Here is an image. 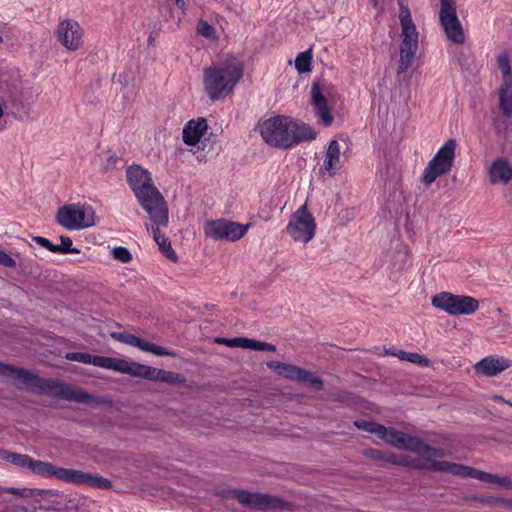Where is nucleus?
Masks as SVG:
<instances>
[{
    "label": "nucleus",
    "instance_id": "nucleus-1",
    "mask_svg": "<svg viewBox=\"0 0 512 512\" xmlns=\"http://www.w3.org/2000/svg\"><path fill=\"white\" fill-rule=\"evenodd\" d=\"M0 376L13 380V385L21 391L40 396L90 403L93 395L81 387H74L56 378H43L32 370L0 361Z\"/></svg>",
    "mask_w": 512,
    "mask_h": 512
},
{
    "label": "nucleus",
    "instance_id": "nucleus-2",
    "mask_svg": "<svg viewBox=\"0 0 512 512\" xmlns=\"http://www.w3.org/2000/svg\"><path fill=\"white\" fill-rule=\"evenodd\" d=\"M263 140L271 147L287 150L302 142L312 141L317 133L308 124L291 117L277 115L259 124Z\"/></svg>",
    "mask_w": 512,
    "mask_h": 512
},
{
    "label": "nucleus",
    "instance_id": "nucleus-3",
    "mask_svg": "<svg viewBox=\"0 0 512 512\" xmlns=\"http://www.w3.org/2000/svg\"><path fill=\"white\" fill-rule=\"evenodd\" d=\"M127 182L135 197L148 213L153 224H168V207L163 195L153 184L151 174L140 165H132L126 171Z\"/></svg>",
    "mask_w": 512,
    "mask_h": 512
},
{
    "label": "nucleus",
    "instance_id": "nucleus-4",
    "mask_svg": "<svg viewBox=\"0 0 512 512\" xmlns=\"http://www.w3.org/2000/svg\"><path fill=\"white\" fill-rule=\"evenodd\" d=\"M243 63L235 56L228 55L221 63L203 69V84L212 101L229 95L243 77Z\"/></svg>",
    "mask_w": 512,
    "mask_h": 512
},
{
    "label": "nucleus",
    "instance_id": "nucleus-5",
    "mask_svg": "<svg viewBox=\"0 0 512 512\" xmlns=\"http://www.w3.org/2000/svg\"><path fill=\"white\" fill-rule=\"evenodd\" d=\"M216 496L227 500L236 499L241 505L251 510L260 511H291L295 505L277 495L267 493H253L245 489H222L216 493Z\"/></svg>",
    "mask_w": 512,
    "mask_h": 512
},
{
    "label": "nucleus",
    "instance_id": "nucleus-6",
    "mask_svg": "<svg viewBox=\"0 0 512 512\" xmlns=\"http://www.w3.org/2000/svg\"><path fill=\"white\" fill-rule=\"evenodd\" d=\"M378 438H380L390 446L396 447L401 450L414 452L419 454L420 456H443L442 449L431 447L422 439L415 436H411L403 431H399L394 427H386L382 425Z\"/></svg>",
    "mask_w": 512,
    "mask_h": 512
},
{
    "label": "nucleus",
    "instance_id": "nucleus-7",
    "mask_svg": "<svg viewBox=\"0 0 512 512\" xmlns=\"http://www.w3.org/2000/svg\"><path fill=\"white\" fill-rule=\"evenodd\" d=\"M401 32L400 60L398 73L406 72L411 66L418 49V32L407 6L400 4Z\"/></svg>",
    "mask_w": 512,
    "mask_h": 512
},
{
    "label": "nucleus",
    "instance_id": "nucleus-8",
    "mask_svg": "<svg viewBox=\"0 0 512 512\" xmlns=\"http://www.w3.org/2000/svg\"><path fill=\"white\" fill-rule=\"evenodd\" d=\"M95 211L92 206L73 203L60 207L56 214V221L67 230H80L92 227L95 222Z\"/></svg>",
    "mask_w": 512,
    "mask_h": 512
},
{
    "label": "nucleus",
    "instance_id": "nucleus-9",
    "mask_svg": "<svg viewBox=\"0 0 512 512\" xmlns=\"http://www.w3.org/2000/svg\"><path fill=\"white\" fill-rule=\"evenodd\" d=\"M456 140L449 139L428 162L421 177V182L429 186L438 177L451 171L455 160Z\"/></svg>",
    "mask_w": 512,
    "mask_h": 512
},
{
    "label": "nucleus",
    "instance_id": "nucleus-10",
    "mask_svg": "<svg viewBox=\"0 0 512 512\" xmlns=\"http://www.w3.org/2000/svg\"><path fill=\"white\" fill-rule=\"evenodd\" d=\"M432 305L449 315H470L479 308V301L471 296L440 292L433 296Z\"/></svg>",
    "mask_w": 512,
    "mask_h": 512
},
{
    "label": "nucleus",
    "instance_id": "nucleus-11",
    "mask_svg": "<svg viewBox=\"0 0 512 512\" xmlns=\"http://www.w3.org/2000/svg\"><path fill=\"white\" fill-rule=\"evenodd\" d=\"M286 230L295 241L307 243L314 237L316 223L306 204L292 214Z\"/></svg>",
    "mask_w": 512,
    "mask_h": 512
},
{
    "label": "nucleus",
    "instance_id": "nucleus-12",
    "mask_svg": "<svg viewBox=\"0 0 512 512\" xmlns=\"http://www.w3.org/2000/svg\"><path fill=\"white\" fill-rule=\"evenodd\" d=\"M439 20L449 41L454 44L464 43L465 35L457 17L454 0H440Z\"/></svg>",
    "mask_w": 512,
    "mask_h": 512
},
{
    "label": "nucleus",
    "instance_id": "nucleus-13",
    "mask_svg": "<svg viewBox=\"0 0 512 512\" xmlns=\"http://www.w3.org/2000/svg\"><path fill=\"white\" fill-rule=\"evenodd\" d=\"M333 91L334 86L326 80H315L311 86L310 103L316 115L326 127L330 126L334 120L328 108V98L332 96Z\"/></svg>",
    "mask_w": 512,
    "mask_h": 512
},
{
    "label": "nucleus",
    "instance_id": "nucleus-14",
    "mask_svg": "<svg viewBox=\"0 0 512 512\" xmlns=\"http://www.w3.org/2000/svg\"><path fill=\"white\" fill-rule=\"evenodd\" d=\"M266 365L269 369L288 380L308 384L316 390H322L324 387V382L321 378L304 368L274 360L268 361Z\"/></svg>",
    "mask_w": 512,
    "mask_h": 512
},
{
    "label": "nucleus",
    "instance_id": "nucleus-15",
    "mask_svg": "<svg viewBox=\"0 0 512 512\" xmlns=\"http://www.w3.org/2000/svg\"><path fill=\"white\" fill-rule=\"evenodd\" d=\"M249 224L242 225L227 219H217L207 222L206 235L214 240L237 241L247 232Z\"/></svg>",
    "mask_w": 512,
    "mask_h": 512
},
{
    "label": "nucleus",
    "instance_id": "nucleus-16",
    "mask_svg": "<svg viewBox=\"0 0 512 512\" xmlns=\"http://www.w3.org/2000/svg\"><path fill=\"white\" fill-rule=\"evenodd\" d=\"M57 479L72 483L81 484L90 488L107 490L112 488V481L99 474L83 472L81 470L61 468L58 469Z\"/></svg>",
    "mask_w": 512,
    "mask_h": 512
},
{
    "label": "nucleus",
    "instance_id": "nucleus-17",
    "mask_svg": "<svg viewBox=\"0 0 512 512\" xmlns=\"http://www.w3.org/2000/svg\"><path fill=\"white\" fill-rule=\"evenodd\" d=\"M58 40L68 50L75 51L82 46L83 31L78 22L66 19L62 21L57 29Z\"/></svg>",
    "mask_w": 512,
    "mask_h": 512
},
{
    "label": "nucleus",
    "instance_id": "nucleus-18",
    "mask_svg": "<svg viewBox=\"0 0 512 512\" xmlns=\"http://www.w3.org/2000/svg\"><path fill=\"white\" fill-rule=\"evenodd\" d=\"M111 338L122 343L137 347L138 349L149 352L156 356H171L175 357V353L167 350L166 348L156 345L151 342H147L144 339L137 337L133 334L122 333V332H112L110 334Z\"/></svg>",
    "mask_w": 512,
    "mask_h": 512
},
{
    "label": "nucleus",
    "instance_id": "nucleus-19",
    "mask_svg": "<svg viewBox=\"0 0 512 512\" xmlns=\"http://www.w3.org/2000/svg\"><path fill=\"white\" fill-rule=\"evenodd\" d=\"M488 179L491 184L506 185L512 180V166L505 157L496 158L488 167Z\"/></svg>",
    "mask_w": 512,
    "mask_h": 512
},
{
    "label": "nucleus",
    "instance_id": "nucleus-20",
    "mask_svg": "<svg viewBox=\"0 0 512 512\" xmlns=\"http://www.w3.org/2000/svg\"><path fill=\"white\" fill-rule=\"evenodd\" d=\"M432 471L446 472L455 476L460 477H471L475 479H480V470L470 468L468 466L443 461V460H433L431 461Z\"/></svg>",
    "mask_w": 512,
    "mask_h": 512
},
{
    "label": "nucleus",
    "instance_id": "nucleus-21",
    "mask_svg": "<svg viewBox=\"0 0 512 512\" xmlns=\"http://www.w3.org/2000/svg\"><path fill=\"white\" fill-rule=\"evenodd\" d=\"M207 128V121L203 117L188 121L182 131L183 142L189 146L196 145Z\"/></svg>",
    "mask_w": 512,
    "mask_h": 512
},
{
    "label": "nucleus",
    "instance_id": "nucleus-22",
    "mask_svg": "<svg viewBox=\"0 0 512 512\" xmlns=\"http://www.w3.org/2000/svg\"><path fill=\"white\" fill-rule=\"evenodd\" d=\"M512 365V361L499 355H490L482 358V374L497 376Z\"/></svg>",
    "mask_w": 512,
    "mask_h": 512
},
{
    "label": "nucleus",
    "instance_id": "nucleus-23",
    "mask_svg": "<svg viewBox=\"0 0 512 512\" xmlns=\"http://www.w3.org/2000/svg\"><path fill=\"white\" fill-rule=\"evenodd\" d=\"M323 167L330 176H334L336 172L341 169L340 146L337 140L330 141L326 150Z\"/></svg>",
    "mask_w": 512,
    "mask_h": 512
},
{
    "label": "nucleus",
    "instance_id": "nucleus-24",
    "mask_svg": "<svg viewBox=\"0 0 512 512\" xmlns=\"http://www.w3.org/2000/svg\"><path fill=\"white\" fill-rule=\"evenodd\" d=\"M499 107L505 117L512 116V81L502 82L499 89Z\"/></svg>",
    "mask_w": 512,
    "mask_h": 512
},
{
    "label": "nucleus",
    "instance_id": "nucleus-25",
    "mask_svg": "<svg viewBox=\"0 0 512 512\" xmlns=\"http://www.w3.org/2000/svg\"><path fill=\"white\" fill-rule=\"evenodd\" d=\"M156 227L152 228L153 231V237L155 242L159 246V250L172 262H176L178 260V256L176 252L173 250L171 246V242L169 239L161 233L159 226L155 224Z\"/></svg>",
    "mask_w": 512,
    "mask_h": 512
},
{
    "label": "nucleus",
    "instance_id": "nucleus-26",
    "mask_svg": "<svg viewBox=\"0 0 512 512\" xmlns=\"http://www.w3.org/2000/svg\"><path fill=\"white\" fill-rule=\"evenodd\" d=\"M153 381L164 382L172 386H179L186 383V378L180 373L156 368Z\"/></svg>",
    "mask_w": 512,
    "mask_h": 512
},
{
    "label": "nucleus",
    "instance_id": "nucleus-27",
    "mask_svg": "<svg viewBox=\"0 0 512 512\" xmlns=\"http://www.w3.org/2000/svg\"><path fill=\"white\" fill-rule=\"evenodd\" d=\"M59 467H56L52 463L44 462L41 460L32 459L29 470L36 475L43 477H55L57 478Z\"/></svg>",
    "mask_w": 512,
    "mask_h": 512
},
{
    "label": "nucleus",
    "instance_id": "nucleus-28",
    "mask_svg": "<svg viewBox=\"0 0 512 512\" xmlns=\"http://www.w3.org/2000/svg\"><path fill=\"white\" fill-rule=\"evenodd\" d=\"M0 265L7 268H15L18 265V272L23 275H29L32 273L31 269H29V265L24 260H19L18 263L14 258L8 255L3 250H0Z\"/></svg>",
    "mask_w": 512,
    "mask_h": 512
},
{
    "label": "nucleus",
    "instance_id": "nucleus-29",
    "mask_svg": "<svg viewBox=\"0 0 512 512\" xmlns=\"http://www.w3.org/2000/svg\"><path fill=\"white\" fill-rule=\"evenodd\" d=\"M155 370V367L141 364L138 362H132L130 369L131 372L129 373V375L153 381Z\"/></svg>",
    "mask_w": 512,
    "mask_h": 512
},
{
    "label": "nucleus",
    "instance_id": "nucleus-30",
    "mask_svg": "<svg viewBox=\"0 0 512 512\" xmlns=\"http://www.w3.org/2000/svg\"><path fill=\"white\" fill-rule=\"evenodd\" d=\"M312 50L308 49L299 53L295 59V68L300 73H307L311 71Z\"/></svg>",
    "mask_w": 512,
    "mask_h": 512
},
{
    "label": "nucleus",
    "instance_id": "nucleus-31",
    "mask_svg": "<svg viewBox=\"0 0 512 512\" xmlns=\"http://www.w3.org/2000/svg\"><path fill=\"white\" fill-rule=\"evenodd\" d=\"M242 348L251 349L254 351H270L275 352L276 347L270 343L258 341L250 338L243 337Z\"/></svg>",
    "mask_w": 512,
    "mask_h": 512
},
{
    "label": "nucleus",
    "instance_id": "nucleus-32",
    "mask_svg": "<svg viewBox=\"0 0 512 512\" xmlns=\"http://www.w3.org/2000/svg\"><path fill=\"white\" fill-rule=\"evenodd\" d=\"M4 459H6L11 464L21 467V468H27L29 470L32 457H30L27 454H19L15 452H7L4 456Z\"/></svg>",
    "mask_w": 512,
    "mask_h": 512
},
{
    "label": "nucleus",
    "instance_id": "nucleus-33",
    "mask_svg": "<svg viewBox=\"0 0 512 512\" xmlns=\"http://www.w3.org/2000/svg\"><path fill=\"white\" fill-rule=\"evenodd\" d=\"M497 66L502 73L503 82L512 81V69L509 62V56L506 53H502L497 57Z\"/></svg>",
    "mask_w": 512,
    "mask_h": 512
},
{
    "label": "nucleus",
    "instance_id": "nucleus-34",
    "mask_svg": "<svg viewBox=\"0 0 512 512\" xmlns=\"http://www.w3.org/2000/svg\"><path fill=\"white\" fill-rule=\"evenodd\" d=\"M364 455L370 459L377 461H384L391 463V459L394 458V453L390 451H384L376 448L365 449Z\"/></svg>",
    "mask_w": 512,
    "mask_h": 512
},
{
    "label": "nucleus",
    "instance_id": "nucleus-35",
    "mask_svg": "<svg viewBox=\"0 0 512 512\" xmlns=\"http://www.w3.org/2000/svg\"><path fill=\"white\" fill-rule=\"evenodd\" d=\"M482 482L496 484V485H498L500 487H504V488H507V489H511L512 488V481H511L510 478H508V477H499L497 475H494V474H491V473H487V472H483V471H482Z\"/></svg>",
    "mask_w": 512,
    "mask_h": 512
},
{
    "label": "nucleus",
    "instance_id": "nucleus-36",
    "mask_svg": "<svg viewBox=\"0 0 512 512\" xmlns=\"http://www.w3.org/2000/svg\"><path fill=\"white\" fill-rule=\"evenodd\" d=\"M354 426L362 431L374 434L378 437L382 424L374 421L356 420Z\"/></svg>",
    "mask_w": 512,
    "mask_h": 512
},
{
    "label": "nucleus",
    "instance_id": "nucleus-37",
    "mask_svg": "<svg viewBox=\"0 0 512 512\" xmlns=\"http://www.w3.org/2000/svg\"><path fill=\"white\" fill-rule=\"evenodd\" d=\"M61 244L55 245V253L67 254V253H80V250L72 247V239L68 236H60Z\"/></svg>",
    "mask_w": 512,
    "mask_h": 512
},
{
    "label": "nucleus",
    "instance_id": "nucleus-38",
    "mask_svg": "<svg viewBox=\"0 0 512 512\" xmlns=\"http://www.w3.org/2000/svg\"><path fill=\"white\" fill-rule=\"evenodd\" d=\"M92 354L86 352H68L65 354V359L68 361L80 362L84 364L91 363Z\"/></svg>",
    "mask_w": 512,
    "mask_h": 512
},
{
    "label": "nucleus",
    "instance_id": "nucleus-39",
    "mask_svg": "<svg viewBox=\"0 0 512 512\" xmlns=\"http://www.w3.org/2000/svg\"><path fill=\"white\" fill-rule=\"evenodd\" d=\"M112 255H113L114 259H116L122 263H128L132 260V254L126 247H122V246L115 247L112 250Z\"/></svg>",
    "mask_w": 512,
    "mask_h": 512
},
{
    "label": "nucleus",
    "instance_id": "nucleus-40",
    "mask_svg": "<svg viewBox=\"0 0 512 512\" xmlns=\"http://www.w3.org/2000/svg\"><path fill=\"white\" fill-rule=\"evenodd\" d=\"M112 361L111 370L129 375L132 362L117 358H112Z\"/></svg>",
    "mask_w": 512,
    "mask_h": 512
},
{
    "label": "nucleus",
    "instance_id": "nucleus-41",
    "mask_svg": "<svg viewBox=\"0 0 512 512\" xmlns=\"http://www.w3.org/2000/svg\"><path fill=\"white\" fill-rule=\"evenodd\" d=\"M333 401H338L345 404H353L355 403V395L346 391H336L332 394Z\"/></svg>",
    "mask_w": 512,
    "mask_h": 512
},
{
    "label": "nucleus",
    "instance_id": "nucleus-42",
    "mask_svg": "<svg viewBox=\"0 0 512 512\" xmlns=\"http://www.w3.org/2000/svg\"><path fill=\"white\" fill-rule=\"evenodd\" d=\"M197 31L199 34L206 38H211L215 34V28L205 20H199L197 25Z\"/></svg>",
    "mask_w": 512,
    "mask_h": 512
},
{
    "label": "nucleus",
    "instance_id": "nucleus-43",
    "mask_svg": "<svg viewBox=\"0 0 512 512\" xmlns=\"http://www.w3.org/2000/svg\"><path fill=\"white\" fill-rule=\"evenodd\" d=\"M112 358L113 357L92 355L90 364L100 368L111 369Z\"/></svg>",
    "mask_w": 512,
    "mask_h": 512
},
{
    "label": "nucleus",
    "instance_id": "nucleus-44",
    "mask_svg": "<svg viewBox=\"0 0 512 512\" xmlns=\"http://www.w3.org/2000/svg\"><path fill=\"white\" fill-rule=\"evenodd\" d=\"M215 342L218 344H225L229 347L242 348L243 337H235V338L217 337V338H215Z\"/></svg>",
    "mask_w": 512,
    "mask_h": 512
},
{
    "label": "nucleus",
    "instance_id": "nucleus-45",
    "mask_svg": "<svg viewBox=\"0 0 512 512\" xmlns=\"http://www.w3.org/2000/svg\"><path fill=\"white\" fill-rule=\"evenodd\" d=\"M407 361L414 364H418L423 367H427L430 365V360L427 357L420 355L418 353L409 352Z\"/></svg>",
    "mask_w": 512,
    "mask_h": 512
},
{
    "label": "nucleus",
    "instance_id": "nucleus-46",
    "mask_svg": "<svg viewBox=\"0 0 512 512\" xmlns=\"http://www.w3.org/2000/svg\"><path fill=\"white\" fill-rule=\"evenodd\" d=\"M413 459L408 455H397L394 453V458L391 459V464H395L402 467H410Z\"/></svg>",
    "mask_w": 512,
    "mask_h": 512
},
{
    "label": "nucleus",
    "instance_id": "nucleus-47",
    "mask_svg": "<svg viewBox=\"0 0 512 512\" xmlns=\"http://www.w3.org/2000/svg\"><path fill=\"white\" fill-rule=\"evenodd\" d=\"M431 461L432 460H430V459H423V460L413 459V462H411L410 468L418 469V470L426 469V470L432 471Z\"/></svg>",
    "mask_w": 512,
    "mask_h": 512
},
{
    "label": "nucleus",
    "instance_id": "nucleus-48",
    "mask_svg": "<svg viewBox=\"0 0 512 512\" xmlns=\"http://www.w3.org/2000/svg\"><path fill=\"white\" fill-rule=\"evenodd\" d=\"M32 240L53 253L57 250V248H55V244L51 243L47 238L34 236Z\"/></svg>",
    "mask_w": 512,
    "mask_h": 512
},
{
    "label": "nucleus",
    "instance_id": "nucleus-49",
    "mask_svg": "<svg viewBox=\"0 0 512 512\" xmlns=\"http://www.w3.org/2000/svg\"><path fill=\"white\" fill-rule=\"evenodd\" d=\"M121 159L116 155V154H109L106 158V162L105 164L103 165L102 167V170L104 172L116 167L117 163L120 161Z\"/></svg>",
    "mask_w": 512,
    "mask_h": 512
},
{
    "label": "nucleus",
    "instance_id": "nucleus-50",
    "mask_svg": "<svg viewBox=\"0 0 512 512\" xmlns=\"http://www.w3.org/2000/svg\"><path fill=\"white\" fill-rule=\"evenodd\" d=\"M8 492L11 494L17 495V496H22V497H28V496L32 495L31 490L28 488H23V489L10 488V489H8Z\"/></svg>",
    "mask_w": 512,
    "mask_h": 512
},
{
    "label": "nucleus",
    "instance_id": "nucleus-51",
    "mask_svg": "<svg viewBox=\"0 0 512 512\" xmlns=\"http://www.w3.org/2000/svg\"><path fill=\"white\" fill-rule=\"evenodd\" d=\"M408 354H409V352L397 349L396 357H398L400 360L407 361Z\"/></svg>",
    "mask_w": 512,
    "mask_h": 512
},
{
    "label": "nucleus",
    "instance_id": "nucleus-52",
    "mask_svg": "<svg viewBox=\"0 0 512 512\" xmlns=\"http://www.w3.org/2000/svg\"><path fill=\"white\" fill-rule=\"evenodd\" d=\"M492 399H493V400H495V401L504 402V403H506V404H508V405L512 406V402H510V401H506L505 399H503V398H502L501 396H499V395H493V396H492Z\"/></svg>",
    "mask_w": 512,
    "mask_h": 512
},
{
    "label": "nucleus",
    "instance_id": "nucleus-53",
    "mask_svg": "<svg viewBox=\"0 0 512 512\" xmlns=\"http://www.w3.org/2000/svg\"><path fill=\"white\" fill-rule=\"evenodd\" d=\"M466 71H467V75L465 76L468 80L470 81H474V82H477L475 79H470V76L475 78L476 75L474 74V72L472 70L469 69V67L466 68Z\"/></svg>",
    "mask_w": 512,
    "mask_h": 512
},
{
    "label": "nucleus",
    "instance_id": "nucleus-54",
    "mask_svg": "<svg viewBox=\"0 0 512 512\" xmlns=\"http://www.w3.org/2000/svg\"><path fill=\"white\" fill-rule=\"evenodd\" d=\"M385 352L387 355L396 356L397 349L393 347V348L386 349Z\"/></svg>",
    "mask_w": 512,
    "mask_h": 512
},
{
    "label": "nucleus",
    "instance_id": "nucleus-55",
    "mask_svg": "<svg viewBox=\"0 0 512 512\" xmlns=\"http://www.w3.org/2000/svg\"><path fill=\"white\" fill-rule=\"evenodd\" d=\"M503 503L505 504V506L509 509L512 510V498H509V499H504L503 500Z\"/></svg>",
    "mask_w": 512,
    "mask_h": 512
},
{
    "label": "nucleus",
    "instance_id": "nucleus-56",
    "mask_svg": "<svg viewBox=\"0 0 512 512\" xmlns=\"http://www.w3.org/2000/svg\"><path fill=\"white\" fill-rule=\"evenodd\" d=\"M480 369H481V366H480V361H479L474 364V370L477 374H480Z\"/></svg>",
    "mask_w": 512,
    "mask_h": 512
},
{
    "label": "nucleus",
    "instance_id": "nucleus-57",
    "mask_svg": "<svg viewBox=\"0 0 512 512\" xmlns=\"http://www.w3.org/2000/svg\"><path fill=\"white\" fill-rule=\"evenodd\" d=\"M153 42H154V38L152 37V35H150V36L148 37V44H149V45H152V43H153Z\"/></svg>",
    "mask_w": 512,
    "mask_h": 512
},
{
    "label": "nucleus",
    "instance_id": "nucleus-58",
    "mask_svg": "<svg viewBox=\"0 0 512 512\" xmlns=\"http://www.w3.org/2000/svg\"><path fill=\"white\" fill-rule=\"evenodd\" d=\"M3 113H4V112H3V107H2V105L0 104V118L3 116Z\"/></svg>",
    "mask_w": 512,
    "mask_h": 512
},
{
    "label": "nucleus",
    "instance_id": "nucleus-59",
    "mask_svg": "<svg viewBox=\"0 0 512 512\" xmlns=\"http://www.w3.org/2000/svg\"><path fill=\"white\" fill-rule=\"evenodd\" d=\"M3 42V37L0 35V43Z\"/></svg>",
    "mask_w": 512,
    "mask_h": 512
}]
</instances>
